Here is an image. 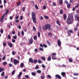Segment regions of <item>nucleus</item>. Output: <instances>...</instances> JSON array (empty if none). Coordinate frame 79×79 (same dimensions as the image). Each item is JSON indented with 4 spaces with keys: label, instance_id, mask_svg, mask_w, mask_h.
I'll list each match as a JSON object with an SVG mask.
<instances>
[{
    "label": "nucleus",
    "instance_id": "63",
    "mask_svg": "<svg viewBox=\"0 0 79 79\" xmlns=\"http://www.w3.org/2000/svg\"><path fill=\"white\" fill-rule=\"evenodd\" d=\"M52 4H53L54 6H56V3L55 2H53L52 3Z\"/></svg>",
    "mask_w": 79,
    "mask_h": 79
},
{
    "label": "nucleus",
    "instance_id": "56",
    "mask_svg": "<svg viewBox=\"0 0 79 79\" xmlns=\"http://www.w3.org/2000/svg\"><path fill=\"white\" fill-rule=\"evenodd\" d=\"M73 2H74V1L73 0H70V3H73Z\"/></svg>",
    "mask_w": 79,
    "mask_h": 79
},
{
    "label": "nucleus",
    "instance_id": "49",
    "mask_svg": "<svg viewBox=\"0 0 79 79\" xmlns=\"http://www.w3.org/2000/svg\"><path fill=\"white\" fill-rule=\"evenodd\" d=\"M3 47H5V46H6V43L4 42L3 44Z\"/></svg>",
    "mask_w": 79,
    "mask_h": 79
},
{
    "label": "nucleus",
    "instance_id": "33",
    "mask_svg": "<svg viewBox=\"0 0 79 79\" xmlns=\"http://www.w3.org/2000/svg\"><path fill=\"white\" fill-rule=\"evenodd\" d=\"M41 59L42 60H43L44 61H45V58L44 56H42L41 57Z\"/></svg>",
    "mask_w": 79,
    "mask_h": 79
},
{
    "label": "nucleus",
    "instance_id": "59",
    "mask_svg": "<svg viewBox=\"0 0 79 79\" xmlns=\"http://www.w3.org/2000/svg\"><path fill=\"white\" fill-rule=\"evenodd\" d=\"M40 19H41V20H44V18H43V17H42V16H41L40 17Z\"/></svg>",
    "mask_w": 79,
    "mask_h": 79
},
{
    "label": "nucleus",
    "instance_id": "41",
    "mask_svg": "<svg viewBox=\"0 0 79 79\" xmlns=\"http://www.w3.org/2000/svg\"><path fill=\"white\" fill-rule=\"evenodd\" d=\"M44 16L45 18V19H48V18H49L48 16H45V15H44Z\"/></svg>",
    "mask_w": 79,
    "mask_h": 79
},
{
    "label": "nucleus",
    "instance_id": "17",
    "mask_svg": "<svg viewBox=\"0 0 79 79\" xmlns=\"http://www.w3.org/2000/svg\"><path fill=\"white\" fill-rule=\"evenodd\" d=\"M48 36H49V37H51V36H52V33H51L50 32H49L48 34Z\"/></svg>",
    "mask_w": 79,
    "mask_h": 79
},
{
    "label": "nucleus",
    "instance_id": "35",
    "mask_svg": "<svg viewBox=\"0 0 79 79\" xmlns=\"http://www.w3.org/2000/svg\"><path fill=\"white\" fill-rule=\"evenodd\" d=\"M60 13L61 15H62V14H63V11L62 9H61L60 10Z\"/></svg>",
    "mask_w": 79,
    "mask_h": 79
},
{
    "label": "nucleus",
    "instance_id": "21",
    "mask_svg": "<svg viewBox=\"0 0 79 79\" xmlns=\"http://www.w3.org/2000/svg\"><path fill=\"white\" fill-rule=\"evenodd\" d=\"M60 5H62L63 4V0H59Z\"/></svg>",
    "mask_w": 79,
    "mask_h": 79
},
{
    "label": "nucleus",
    "instance_id": "44",
    "mask_svg": "<svg viewBox=\"0 0 79 79\" xmlns=\"http://www.w3.org/2000/svg\"><path fill=\"white\" fill-rule=\"evenodd\" d=\"M47 76L48 77V78H49V79H51V78H52L51 76L49 75H47Z\"/></svg>",
    "mask_w": 79,
    "mask_h": 79
},
{
    "label": "nucleus",
    "instance_id": "53",
    "mask_svg": "<svg viewBox=\"0 0 79 79\" xmlns=\"http://www.w3.org/2000/svg\"><path fill=\"white\" fill-rule=\"evenodd\" d=\"M35 52H36V53H37V52H38V49L37 48H35Z\"/></svg>",
    "mask_w": 79,
    "mask_h": 79
},
{
    "label": "nucleus",
    "instance_id": "60",
    "mask_svg": "<svg viewBox=\"0 0 79 79\" xmlns=\"http://www.w3.org/2000/svg\"><path fill=\"white\" fill-rule=\"evenodd\" d=\"M77 21L79 22V16H77Z\"/></svg>",
    "mask_w": 79,
    "mask_h": 79
},
{
    "label": "nucleus",
    "instance_id": "16",
    "mask_svg": "<svg viewBox=\"0 0 79 79\" xmlns=\"http://www.w3.org/2000/svg\"><path fill=\"white\" fill-rule=\"evenodd\" d=\"M4 71V68H2L0 67V73H2V71Z\"/></svg>",
    "mask_w": 79,
    "mask_h": 79
},
{
    "label": "nucleus",
    "instance_id": "51",
    "mask_svg": "<svg viewBox=\"0 0 79 79\" xmlns=\"http://www.w3.org/2000/svg\"><path fill=\"white\" fill-rule=\"evenodd\" d=\"M39 29L40 30V31L41 32L42 31V28L41 27V26H40L39 27Z\"/></svg>",
    "mask_w": 79,
    "mask_h": 79
},
{
    "label": "nucleus",
    "instance_id": "62",
    "mask_svg": "<svg viewBox=\"0 0 79 79\" xmlns=\"http://www.w3.org/2000/svg\"><path fill=\"white\" fill-rule=\"evenodd\" d=\"M8 77V76H5L4 77V79H7V78Z\"/></svg>",
    "mask_w": 79,
    "mask_h": 79
},
{
    "label": "nucleus",
    "instance_id": "11",
    "mask_svg": "<svg viewBox=\"0 0 79 79\" xmlns=\"http://www.w3.org/2000/svg\"><path fill=\"white\" fill-rule=\"evenodd\" d=\"M55 77L56 78H58V79H61V77L58 74H56L55 75Z\"/></svg>",
    "mask_w": 79,
    "mask_h": 79
},
{
    "label": "nucleus",
    "instance_id": "5",
    "mask_svg": "<svg viewBox=\"0 0 79 79\" xmlns=\"http://www.w3.org/2000/svg\"><path fill=\"white\" fill-rule=\"evenodd\" d=\"M5 16V14H4L2 16L1 18L0 19V22L1 23H3V19H4V17Z\"/></svg>",
    "mask_w": 79,
    "mask_h": 79
},
{
    "label": "nucleus",
    "instance_id": "61",
    "mask_svg": "<svg viewBox=\"0 0 79 79\" xmlns=\"http://www.w3.org/2000/svg\"><path fill=\"white\" fill-rule=\"evenodd\" d=\"M23 16H21L20 17V20H23Z\"/></svg>",
    "mask_w": 79,
    "mask_h": 79
},
{
    "label": "nucleus",
    "instance_id": "30",
    "mask_svg": "<svg viewBox=\"0 0 79 79\" xmlns=\"http://www.w3.org/2000/svg\"><path fill=\"white\" fill-rule=\"evenodd\" d=\"M71 4L68 3L67 4V8H69V7H70L71 6Z\"/></svg>",
    "mask_w": 79,
    "mask_h": 79
},
{
    "label": "nucleus",
    "instance_id": "25",
    "mask_svg": "<svg viewBox=\"0 0 79 79\" xmlns=\"http://www.w3.org/2000/svg\"><path fill=\"white\" fill-rule=\"evenodd\" d=\"M46 42L47 44H48V45H49V46L51 45V43H50V41H48L47 40L46 41Z\"/></svg>",
    "mask_w": 79,
    "mask_h": 79
},
{
    "label": "nucleus",
    "instance_id": "29",
    "mask_svg": "<svg viewBox=\"0 0 79 79\" xmlns=\"http://www.w3.org/2000/svg\"><path fill=\"white\" fill-rule=\"evenodd\" d=\"M26 8V7H23L22 8V10L23 12L25 11V9Z\"/></svg>",
    "mask_w": 79,
    "mask_h": 79
},
{
    "label": "nucleus",
    "instance_id": "2",
    "mask_svg": "<svg viewBox=\"0 0 79 79\" xmlns=\"http://www.w3.org/2000/svg\"><path fill=\"white\" fill-rule=\"evenodd\" d=\"M48 28L49 31L52 30V29H51V26L48 24H47L45 26H43L42 27V29L43 30H44V31L47 30Z\"/></svg>",
    "mask_w": 79,
    "mask_h": 79
},
{
    "label": "nucleus",
    "instance_id": "36",
    "mask_svg": "<svg viewBox=\"0 0 79 79\" xmlns=\"http://www.w3.org/2000/svg\"><path fill=\"white\" fill-rule=\"evenodd\" d=\"M79 4L77 3V5L76 6H75V8H77L79 7Z\"/></svg>",
    "mask_w": 79,
    "mask_h": 79
},
{
    "label": "nucleus",
    "instance_id": "22",
    "mask_svg": "<svg viewBox=\"0 0 79 79\" xmlns=\"http://www.w3.org/2000/svg\"><path fill=\"white\" fill-rule=\"evenodd\" d=\"M20 66L21 68H23L24 67V64L22 63L20 64Z\"/></svg>",
    "mask_w": 79,
    "mask_h": 79
},
{
    "label": "nucleus",
    "instance_id": "32",
    "mask_svg": "<svg viewBox=\"0 0 79 79\" xmlns=\"http://www.w3.org/2000/svg\"><path fill=\"white\" fill-rule=\"evenodd\" d=\"M38 63H39L40 64L42 63V60H40V59H39L38 60Z\"/></svg>",
    "mask_w": 79,
    "mask_h": 79
},
{
    "label": "nucleus",
    "instance_id": "37",
    "mask_svg": "<svg viewBox=\"0 0 79 79\" xmlns=\"http://www.w3.org/2000/svg\"><path fill=\"white\" fill-rule=\"evenodd\" d=\"M37 34L38 37H40V33L39 32H38Z\"/></svg>",
    "mask_w": 79,
    "mask_h": 79
},
{
    "label": "nucleus",
    "instance_id": "42",
    "mask_svg": "<svg viewBox=\"0 0 79 79\" xmlns=\"http://www.w3.org/2000/svg\"><path fill=\"white\" fill-rule=\"evenodd\" d=\"M15 70H14L12 72V75H14V74H15Z\"/></svg>",
    "mask_w": 79,
    "mask_h": 79
},
{
    "label": "nucleus",
    "instance_id": "39",
    "mask_svg": "<svg viewBox=\"0 0 79 79\" xmlns=\"http://www.w3.org/2000/svg\"><path fill=\"white\" fill-rule=\"evenodd\" d=\"M6 64H7V62H4L2 64L4 66H5Z\"/></svg>",
    "mask_w": 79,
    "mask_h": 79
},
{
    "label": "nucleus",
    "instance_id": "19",
    "mask_svg": "<svg viewBox=\"0 0 79 79\" xmlns=\"http://www.w3.org/2000/svg\"><path fill=\"white\" fill-rule=\"evenodd\" d=\"M73 75L74 76H79V73H73Z\"/></svg>",
    "mask_w": 79,
    "mask_h": 79
},
{
    "label": "nucleus",
    "instance_id": "55",
    "mask_svg": "<svg viewBox=\"0 0 79 79\" xmlns=\"http://www.w3.org/2000/svg\"><path fill=\"white\" fill-rule=\"evenodd\" d=\"M40 77L42 79H44L45 78V77L44 76H40Z\"/></svg>",
    "mask_w": 79,
    "mask_h": 79
},
{
    "label": "nucleus",
    "instance_id": "57",
    "mask_svg": "<svg viewBox=\"0 0 79 79\" xmlns=\"http://www.w3.org/2000/svg\"><path fill=\"white\" fill-rule=\"evenodd\" d=\"M39 50H40V51H43V50H44V49L40 47L39 48Z\"/></svg>",
    "mask_w": 79,
    "mask_h": 79
},
{
    "label": "nucleus",
    "instance_id": "27",
    "mask_svg": "<svg viewBox=\"0 0 79 79\" xmlns=\"http://www.w3.org/2000/svg\"><path fill=\"white\" fill-rule=\"evenodd\" d=\"M69 62H70V63L73 62V59H72V58H69Z\"/></svg>",
    "mask_w": 79,
    "mask_h": 79
},
{
    "label": "nucleus",
    "instance_id": "8",
    "mask_svg": "<svg viewBox=\"0 0 79 79\" xmlns=\"http://www.w3.org/2000/svg\"><path fill=\"white\" fill-rule=\"evenodd\" d=\"M29 43L30 44H32L33 43V39H32V38H31L29 41Z\"/></svg>",
    "mask_w": 79,
    "mask_h": 79
},
{
    "label": "nucleus",
    "instance_id": "14",
    "mask_svg": "<svg viewBox=\"0 0 79 79\" xmlns=\"http://www.w3.org/2000/svg\"><path fill=\"white\" fill-rule=\"evenodd\" d=\"M63 18L64 20H66V18H67V15H66L65 14H64Z\"/></svg>",
    "mask_w": 79,
    "mask_h": 79
},
{
    "label": "nucleus",
    "instance_id": "64",
    "mask_svg": "<svg viewBox=\"0 0 79 79\" xmlns=\"http://www.w3.org/2000/svg\"><path fill=\"white\" fill-rule=\"evenodd\" d=\"M19 18V16L17 15L15 18V19H18Z\"/></svg>",
    "mask_w": 79,
    "mask_h": 79
},
{
    "label": "nucleus",
    "instance_id": "47",
    "mask_svg": "<svg viewBox=\"0 0 79 79\" xmlns=\"http://www.w3.org/2000/svg\"><path fill=\"white\" fill-rule=\"evenodd\" d=\"M33 29L34 31H36V28H35V27L34 26H33Z\"/></svg>",
    "mask_w": 79,
    "mask_h": 79
},
{
    "label": "nucleus",
    "instance_id": "10",
    "mask_svg": "<svg viewBox=\"0 0 79 79\" xmlns=\"http://www.w3.org/2000/svg\"><path fill=\"white\" fill-rule=\"evenodd\" d=\"M57 44L58 46H60L61 44V43L60 41V40L59 39L57 41Z\"/></svg>",
    "mask_w": 79,
    "mask_h": 79
},
{
    "label": "nucleus",
    "instance_id": "31",
    "mask_svg": "<svg viewBox=\"0 0 79 79\" xmlns=\"http://www.w3.org/2000/svg\"><path fill=\"white\" fill-rule=\"evenodd\" d=\"M33 62L35 64L36 63H37V59H35L34 60Z\"/></svg>",
    "mask_w": 79,
    "mask_h": 79
},
{
    "label": "nucleus",
    "instance_id": "43",
    "mask_svg": "<svg viewBox=\"0 0 79 79\" xmlns=\"http://www.w3.org/2000/svg\"><path fill=\"white\" fill-rule=\"evenodd\" d=\"M9 12V10H7L6 11V15H7V14H8V13Z\"/></svg>",
    "mask_w": 79,
    "mask_h": 79
},
{
    "label": "nucleus",
    "instance_id": "28",
    "mask_svg": "<svg viewBox=\"0 0 79 79\" xmlns=\"http://www.w3.org/2000/svg\"><path fill=\"white\" fill-rule=\"evenodd\" d=\"M13 39H15L16 40L17 39V36L15 35L13 36Z\"/></svg>",
    "mask_w": 79,
    "mask_h": 79
},
{
    "label": "nucleus",
    "instance_id": "52",
    "mask_svg": "<svg viewBox=\"0 0 79 79\" xmlns=\"http://www.w3.org/2000/svg\"><path fill=\"white\" fill-rule=\"evenodd\" d=\"M43 47H45V48H47V45H46L45 44H43Z\"/></svg>",
    "mask_w": 79,
    "mask_h": 79
},
{
    "label": "nucleus",
    "instance_id": "45",
    "mask_svg": "<svg viewBox=\"0 0 79 79\" xmlns=\"http://www.w3.org/2000/svg\"><path fill=\"white\" fill-rule=\"evenodd\" d=\"M8 39H11V35H10L9 34L8 36Z\"/></svg>",
    "mask_w": 79,
    "mask_h": 79
},
{
    "label": "nucleus",
    "instance_id": "38",
    "mask_svg": "<svg viewBox=\"0 0 79 79\" xmlns=\"http://www.w3.org/2000/svg\"><path fill=\"white\" fill-rule=\"evenodd\" d=\"M35 8L36 10H38V9H39V8H38V6H37V4L35 5Z\"/></svg>",
    "mask_w": 79,
    "mask_h": 79
},
{
    "label": "nucleus",
    "instance_id": "26",
    "mask_svg": "<svg viewBox=\"0 0 79 79\" xmlns=\"http://www.w3.org/2000/svg\"><path fill=\"white\" fill-rule=\"evenodd\" d=\"M39 68V65H36L35 68V69H38Z\"/></svg>",
    "mask_w": 79,
    "mask_h": 79
},
{
    "label": "nucleus",
    "instance_id": "46",
    "mask_svg": "<svg viewBox=\"0 0 79 79\" xmlns=\"http://www.w3.org/2000/svg\"><path fill=\"white\" fill-rule=\"evenodd\" d=\"M25 77V78H27V79H29V77L28 75H26Z\"/></svg>",
    "mask_w": 79,
    "mask_h": 79
},
{
    "label": "nucleus",
    "instance_id": "20",
    "mask_svg": "<svg viewBox=\"0 0 79 79\" xmlns=\"http://www.w3.org/2000/svg\"><path fill=\"white\" fill-rule=\"evenodd\" d=\"M33 39L34 40H36L37 39V35H35L33 37Z\"/></svg>",
    "mask_w": 79,
    "mask_h": 79
},
{
    "label": "nucleus",
    "instance_id": "4",
    "mask_svg": "<svg viewBox=\"0 0 79 79\" xmlns=\"http://www.w3.org/2000/svg\"><path fill=\"white\" fill-rule=\"evenodd\" d=\"M52 60H58V59L56 57V53H53L52 54Z\"/></svg>",
    "mask_w": 79,
    "mask_h": 79
},
{
    "label": "nucleus",
    "instance_id": "13",
    "mask_svg": "<svg viewBox=\"0 0 79 79\" xmlns=\"http://www.w3.org/2000/svg\"><path fill=\"white\" fill-rule=\"evenodd\" d=\"M29 61L31 63H33V59H32V58H30L29 59Z\"/></svg>",
    "mask_w": 79,
    "mask_h": 79
},
{
    "label": "nucleus",
    "instance_id": "15",
    "mask_svg": "<svg viewBox=\"0 0 79 79\" xmlns=\"http://www.w3.org/2000/svg\"><path fill=\"white\" fill-rule=\"evenodd\" d=\"M31 75L33 76H36V73L35 72H32L31 73Z\"/></svg>",
    "mask_w": 79,
    "mask_h": 79
},
{
    "label": "nucleus",
    "instance_id": "9",
    "mask_svg": "<svg viewBox=\"0 0 79 79\" xmlns=\"http://www.w3.org/2000/svg\"><path fill=\"white\" fill-rule=\"evenodd\" d=\"M22 74L23 73L22 72H21L19 73V74L17 75L18 79H19L21 78V75H22Z\"/></svg>",
    "mask_w": 79,
    "mask_h": 79
},
{
    "label": "nucleus",
    "instance_id": "7",
    "mask_svg": "<svg viewBox=\"0 0 79 79\" xmlns=\"http://www.w3.org/2000/svg\"><path fill=\"white\" fill-rule=\"evenodd\" d=\"M8 45L11 48L13 47V44L10 42H7Z\"/></svg>",
    "mask_w": 79,
    "mask_h": 79
},
{
    "label": "nucleus",
    "instance_id": "34",
    "mask_svg": "<svg viewBox=\"0 0 79 79\" xmlns=\"http://www.w3.org/2000/svg\"><path fill=\"white\" fill-rule=\"evenodd\" d=\"M46 8H47V7H46V6H45V5L43 6V10H45Z\"/></svg>",
    "mask_w": 79,
    "mask_h": 79
},
{
    "label": "nucleus",
    "instance_id": "58",
    "mask_svg": "<svg viewBox=\"0 0 79 79\" xmlns=\"http://www.w3.org/2000/svg\"><path fill=\"white\" fill-rule=\"evenodd\" d=\"M21 4V2L19 1V2H18V4H17V6H18V5H19Z\"/></svg>",
    "mask_w": 79,
    "mask_h": 79
},
{
    "label": "nucleus",
    "instance_id": "6",
    "mask_svg": "<svg viewBox=\"0 0 79 79\" xmlns=\"http://www.w3.org/2000/svg\"><path fill=\"white\" fill-rule=\"evenodd\" d=\"M19 63V60H18L16 59H14V63L15 65H16V64H18Z\"/></svg>",
    "mask_w": 79,
    "mask_h": 79
},
{
    "label": "nucleus",
    "instance_id": "23",
    "mask_svg": "<svg viewBox=\"0 0 79 79\" xmlns=\"http://www.w3.org/2000/svg\"><path fill=\"white\" fill-rule=\"evenodd\" d=\"M1 76H5V72H2L1 74Z\"/></svg>",
    "mask_w": 79,
    "mask_h": 79
},
{
    "label": "nucleus",
    "instance_id": "50",
    "mask_svg": "<svg viewBox=\"0 0 79 79\" xmlns=\"http://www.w3.org/2000/svg\"><path fill=\"white\" fill-rule=\"evenodd\" d=\"M12 53L13 55H15L16 54V53H15V52L14 51H12Z\"/></svg>",
    "mask_w": 79,
    "mask_h": 79
},
{
    "label": "nucleus",
    "instance_id": "18",
    "mask_svg": "<svg viewBox=\"0 0 79 79\" xmlns=\"http://www.w3.org/2000/svg\"><path fill=\"white\" fill-rule=\"evenodd\" d=\"M56 23L59 25V26H60V21H58V20H57L56 21Z\"/></svg>",
    "mask_w": 79,
    "mask_h": 79
},
{
    "label": "nucleus",
    "instance_id": "24",
    "mask_svg": "<svg viewBox=\"0 0 79 79\" xmlns=\"http://www.w3.org/2000/svg\"><path fill=\"white\" fill-rule=\"evenodd\" d=\"M48 61H50L51 60V56H49L48 57Z\"/></svg>",
    "mask_w": 79,
    "mask_h": 79
},
{
    "label": "nucleus",
    "instance_id": "40",
    "mask_svg": "<svg viewBox=\"0 0 79 79\" xmlns=\"http://www.w3.org/2000/svg\"><path fill=\"white\" fill-rule=\"evenodd\" d=\"M0 32L1 34H3V29H2L0 30Z\"/></svg>",
    "mask_w": 79,
    "mask_h": 79
},
{
    "label": "nucleus",
    "instance_id": "54",
    "mask_svg": "<svg viewBox=\"0 0 79 79\" xmlns=\"http://www.w3.org/2000/svg\"><path fill=\"white\" fill-rule=\"evenodd\" d=\"M12 42L13 43H15L16 42V40L13 39H12Z\"/></svg>",
    "mask_w": 79,
    "mask_h": 79
},
{
    "label": "nucleus",
    "instance_id": "48",
    "mask_svg": "<svg viewBox=\"0 0 79 79\" xmlns=\"http://www.w3.org/2000/svg\"><path fill=\"white\" fill-rule=\"evenodd\" d=\"M37 73H41V71H40V70H37Z\"/></svg>",
    "mask_w": 79,
    "mask_h": 79
},
{
    "label": "nucleus",
    "instance_id": "1",
    "mask_svg": "<svg viewBox=\"0 0 79 79\" xmlns=\"http://www.w3.org/2000/svg\"><path fill=\"white\" fill-rule=\"evenodd\" d=\"M73 15H69L66 21L67 24H72L73 23Z\"/></svg>",
    "mask_w": 79,
    "mask_h": 79
},
{
    "label": "nucleus",
    "instance_id": "12",
    "mask_svg": "<svg viewBox=\"0 0 79 79\" xmlns=\"http://www.w3.org/2000/svg\"><path fill=\"white\" fill-rule=\"evenodd\" d=\"M61 75H62L63 77H65V76H66V73L64 72H62L61 73Z\"/></svg>",
    "mask_w": 79,
    "mask_h": 79
},
{
    "label": "nucleus",
    "instance_id": "3",
    "mask_svg": "<svg viewBox=\"0 0 79 79\" xmlns=\"http://www.w3.org/2000/svg\"><path fill=\"white\" fill-rule=\"evenodd\" d=\"M31 18L33 20V21L34 23H37L36 21V17L35 16V14L34 12L31 13Z\"/></svg>",
    "mask_w": 79,
    "mask_h": 79
}]
</instances>
